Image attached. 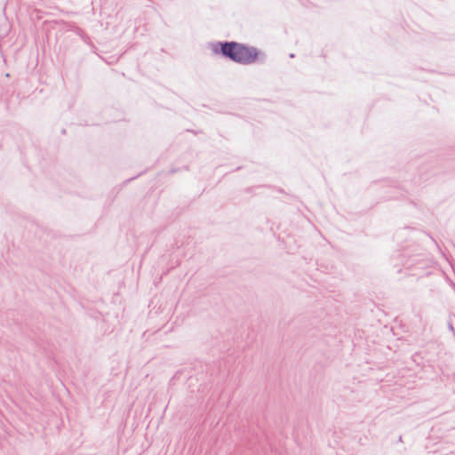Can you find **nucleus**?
<instances>
[{
	"mask_svg": "<svg viewBox=\"0 0 455 455\" xmlns=\"http://www.w3.org/2000/svg\"><path fill=\"white\" fill-rule=\"evenodd\" d=\"M221 53L240 64L252 63L258 55V52L253 47H246L235 42H226L220 44Z\"/></svg>",
	"mask_w": 455,
	"mask_h": 455,
	"instance_id": "obj_1",
	"label": "nucleus"
}]
</instances>
